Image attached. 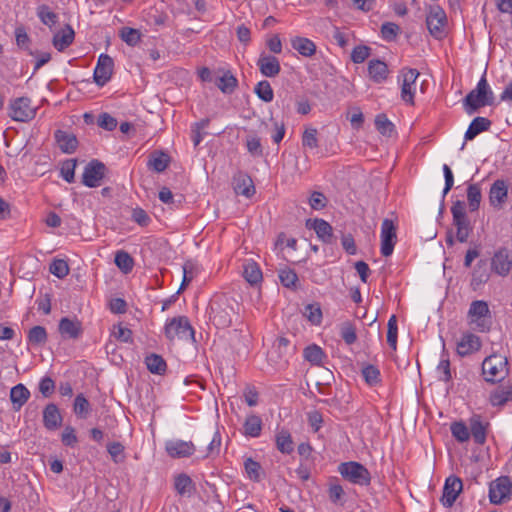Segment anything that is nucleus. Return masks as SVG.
Listing matches in <instances>:
<instances>
[{"label":"nucleus","mask_w":512,"mask_h":512,"mask_svg":"<svg viewBox=\"0 0 512 512\" xmlns=\"http://www.w3.org/2000/svg\"><path fill=\"white\" fill-rule=\"evenodd\" d=\"M74 36V30L67 25L65 29L54 35L53 45L58 51H64L73 43Z\"/></svg>","instance_id":"nucleus-29"},{"label":"nucleus","mask_w":512,"mask_h":512,"mask_svg":"<svg viewBox=\"0 0 512 512\" xmlns=\"http://www.w3.org/2000/svg\"><path fill=\"white\" fill-rule=\"evenodd\" d=\"M244 468L251 480L259 481L261 479V466L258 462L254 461L252 458H247L244 462Z\"/></svg>","instance_id":"nucleus-62"},{"label":"nucleus","mask_w":512,"mask_h":512,"mask_svg":"<svg viewBox=\"0 0 512 512\" xmlns=\"http://www.w3.org/2000/svg\"><path fill=\"white\" fill-rule=\"evenodd\" d=\"M49 271L59 279H63L69 274L68 263L63 259H55L50 264Z\"/></svg>","instance_id":"nucleus-56"},{"label":"nucleus","mask_w":512,"mask_h":512,"mask_svg":"<svg viewBox=\"0 0 512 512\" xmlns=\"http://www.w3.org/2000/svg\"><path fill=\"white\" fill-rule=\"evenodd\" d=\"M491 124V121L485 117L478 116L474 118L465 132V140H473L478 134L487 131Z\"/></svg>","instance_id":"nucleus-27"},{"label":"nucleus","mask_w":512,"mask_h":512,"mask_svg":"<svg viewBox=\"0 0 512 512\" xmlns=\"http://www.w3.org/2000/svg\"><path fill=\"white\" fill-rule=\"evenodd\" d=\"M55 139L60 150L64 153L71 154L77 149L78 140L72 133L57 130L55 132Z\"/></svg>","instance_id":"nucleus-24"},{"label":"nucleus","mask_w":512,"mask_h":512,"mask_svg":"<svg viewBox=\"0 0 512 512\" xmlns=\"http://www.w3.org/2000/svg\"><path fill=\"white\" fill-rule=\"evenodd\" d=\"M512 495V481L508 476H500L489 484V501L494 505L510 500Z\"/></svg>","instance_id":"nucleus-9"},{"label":"nucleus","mask_w":512,"mask_h":512,"mask_svg":"<svg viewBox=\"0 0 512 512\" xmlns=\"http://www.w3.org/2000/svg\"><path fill=\"white\" fill-rule=\"evenodd\" d=\"M481 348V341L478 336L472 333H466L457 343V353L460 356H467Z\"/></svg>","instance_id":"nucleus-22"},{"label":"nucleus","mask_w":512,"mask_h":512,"mask_svg":"<svg viewBox=\"0 0 512 512\" xmlns=\"http://www.w3.org/2000/svg\"><path fill=\"white\" fill-rule=\"evenodd\" d=\"M170 157L163 151H154L150 154L147 166L149 169L161 173L169 165Z\"/></svg>","instance_id":"nucleus-31"},{"label":"nucleus","mask_w":512,"mask_h":512,"mask_svg":"<svg viewBox=\"0 0 512 512\" xmlns=\"http://www.w3.org/2000/svg\"><path fill=\"white\" fill-rule=\"evenodd\" d=\"M174 487L180 495H190L195 489L192 479L185 473H181L175 477Z\"/></svg>","instance_id":"nucleus-34"},{"label":"nucleus","mask_w":512,"mask_h":512,"mask_svg":"<svg viewBox=\"0 0 512 512\" xmlns=\"http://www.w3.org/2000/svg\"><path fill=\"white\" fill-rule=\"evenodd\" d=\"M113 67L114 62L109 55L101 54L99 56L93 74L94 81L98 86H104L111 79Z\"/></svg>","instance_id":"nucleus-14"},{"label":"nucleus","mask_w":512,"mask_h":512,"mask_svg":"<svg viewBox=\"0 0 512 512\" xmlns=\"http://www.w3.org/2000/svg\"><path fill=\"white\" fill-rule=\"evenodd\" d=\"M388 331H387V343L393 349L397 348V337H398V327H397V319L395 315H392L388 320Z\"/></svg>","instance_id":"nucleus-55"},{"label":"nucleus","mask_w":512,"mask_h":512,"mask_svg":"<svg viewBox=\"0 0 512 512\" xmlns=\"http://www.w3.org/2000/svg\"><path fill=\"white\" fill-rule=\"evenodd\" d=\"M115 264L124 273L128 274L134 267V259L126 251H118L115 254Z\"/></svg>","instance_id":"nucleus-39"},{"label":"nucleus","mask_w":512,"mask_h":512,"mask_svg":"<svg viewBox=\"0 0 512 512\" xmlns=\"http://www.w3.org/2000/svg\"><path fill=\"white\" fill-rule=\"evenodd\" d=\"M482 373L487 382H501L508 374V361L505 356L493 354L482 363Z\"/></svg>","instance_id":"nucleus-3"},{"label":"nucleus","mask_w":512,"mask_h":512,"mask_svg":"<svg viewBox=\"0 0 512 512\" xmlns=\"http://www.w3.org/2000/svg\"><path fill=\"white\" fill-rule=\"evenodd\" d=\"M371 54V48L367 45L356 46L351 53V60L355 64L363 63Z\"/></svg>","instance_id":"nucleus-61"},{"label":"nucleus","mask_w":512,"mask_h":512,"mask_svg":"<svg viewBox=\"0 0 512 512\" xmlns=\"http://www.w3.org/2000/svg\"><path fill=\"white\" fill-rule=\"evenodd\" d=\"M292 48L304 57H311L316 53L315 43L305 37H295L291 40Z\"/></svg>","instance_id":"nucleus-30"},{"label":"nucleus","mask_w":512,"mask_h":512,"mask_svg":"<svg viewBox=\"0 0 512 512\" xmlns=\"http://www.w3.org/2000/svg\"><path fill=\"white\" fill-rule=\"evenodd\" d=\"M443 173H444V178H445V186L443 189L442 201L440 204V211H439L440 214H442L444 211V207H445L444 206V198L454 185V175H453L451 168L447 164L443 165Z\"/></svg>","instance_id":"nucleus-51"},{"label":"nucleus","mask_w":512,"mask_h":512,"mask_svg":"<svg viewBox=\"0 0 512 512\" xmlns=\"http://www.w3.org/2000/svg\"><path fill=\"white\" fill-rule=\"evenodd\" d=\"M488 424H484L479 415H474L470 419V434L472 435L474 442L483 445L486 441Z\"/></svg>","instance_id":"nucleus-26"},{"label":"nucleus","mask_w":512,"mask_h":512,"mask_svg":"<svg viewBox=\"0 0 512 512\" xmlns=\"http://www.w3.org/2000/svg\"><path fill=\"white\" fill-rule=\"evenodd\" d=\"M362 376L369 386L377 385L380 380V371L374 365H366L362 368Z\"/></svg>","instance_id":"nucleus-52"},{"label":"nucleus","mask_w":512,"mask_h":512,"mask_svg":"<svg viewBox=\"0 0 512 512\" xmlns=\"http://www.w3.org/2000/svg\"><path fill=\"white\" fill-rule=\"evenodd\" d=\"M243 275L250 284H257L262 279V272L255 263L246 265Z\"/></svg>","instance_id":"nucleus-60"},{"label":"nucleus","mask_w":512,"mask_h":512,"mask_svg":"<svg viewBox=\"0 0 512 512\" xmlns=\"http://www.w3.org/2000/svg\"><path fill=\"white\" fill-rule=\"evenodd\" d=\"M276 445L277 449L284 454L293 452V441L288 430L282 429L276 434Z\"/></svg>","instance_id":"nucleus-38"},{"label":"nucleus","mask_w":512,"mask_h":512,"mask_svg":"<svg viewBox=\"0 0 512 512\" xmlns=\"http://www.w3.org/2000/svg\"><path fill=\"white\" fill-rule=\"evenodd\" d=\"M462 490V480L455 475H450L445 480L440 502L445 508H451L454 505L455 501L457 500L459 494L462 492Z\"/></svg>","instance_id":"nucleus-13"},{"label":"nucleus","mask_w":512,"mask_h":512,"mask_svg":"<svg viewBox=\"0 0 512 512\" xmlns=\"http://www.w3.org/2000/svg\"><path fill=\"white\" fill-rule=\"evenodd\" d=\"M215 84L223 93L230 94L237 87L238 81L230 71H226Z\"/></svg>","instance_id":"nucleus-37"},{"label":"nucleus","mask_w":512,"mask_h":512,"mask_svg":"<svg viewBox=\"0 0 512 512\" xmlns=\"http://www.w3.org/2000/svg\"><path fill=\"white\" fill-rule=\"evenodd\" d=\"M488 279L489 273L487 272L486 269V263L485 261L481 260L477 263L476 267L473 270L471 284L478 286L482 283L487 282Z\"/></svg>","instance_id":"nucleus-44"},{"label":"nucleus","mask_w":512,"mask_h":512,"mask_svg":"<svg viewBox=\"0 0 512 512\" xmlns=\"http://www.w3.org/2000/svg\"><path fill=\"white\" fill-rule=\"evenodd\" d=\"M256 95L264 102L269 103L274 98V92L267 80H262L257 83L254 88Z\"/></svg>","instance_id":"nucleus-42"},{"label":"nucleus","mask_w":512,"mask_h":512,"mask_svg":"<svg viewBox=\"0 0 512 512\" xmlns=\"http://www.w3.org/2000/svg\"><path fill=\"white\" fill-rule=\"evenodd\" d=\"M257 66L261 74L269 78L276 77L281 71L279 60L275 56L266 53L259 56Z\"/></svg>","instance_id":"nucleus-17"},{"label":"nucleus","mask_w":512,"mask_h":512,"mask_svg":"<svg viewBox=\"0 0 512 512\" xmlns=\"http://www.w3.org/2000/svg\"><path fill=\"white\" fill-rule=\"evenodd\" d=\"M244 435L252 438H257L261 434L262 420L259 416L252 414L249 415L243 425Z\"/></svg>","instance_id":"nucleus-33"},{"label":"nucleus","mask_w":512,"mask_h":512,"mask_svg":"<svg viewBox=\"0 0 512 512\" xmlns=\"http://www.w3.org/2000/svg\"><path fill=\"white\" fill-rule=\"evenodd\" d=\"M106 170L107 168L104 163L96 159L91 160L84 168L82 183L90 188L100 186Z\"/></svg>","instance_id":"nucleus-12"},{"label":"nucleus","mask_w":512,"mask_h":512,"mask_svg":"<svg viewBox=\"0 0 512 512\" xmlns=\"http://www.w3.org/2000/svg\"><path fill=\"white\" fill-rule=\"evenodd\" d=\"M306 226L312 228L317 237L326 244L333 242V228L332 226L323 219L307 220Z\"/></svg>","instance_id":"nucleus-19"},{"label":"nucleus","mask_w":512,"mask_h":512,"mask_svg":"<svg viewBox=\"0 0 512 512\" xmlns=\"http://www.w3.org/2000/svg\"><path fill=\"white\" fill-rule=\"evenodd\" d=\"M494 94L486 80L485 74L478 81L475 89L471 90L464 98L463 104L467 113L472 114L479 108L492 105Z\"/></svg>","instance_id":"nucleus-1"},{"label":"nucleus","mask_w":512,"mask_h":512,"mask_svg":"<svg viewBox=\"0 0 512 512\" xmlns=\"http://www.w3.org/2000/svg\"><path fill=\"white\" fill-rule=\"evenodd\" d=\"M73 411L80 418L87 417L90 411V403L83 394H78L75 397Z\"/></svg>","instance_id":"nucleus-47"},{"label":"nucleus","mask_w":512,"mask_h":512,"mask_svg":"<svg viewBox=\"0 0 512 512\" xmlns=\"http://www.w3.org/2000/svg\"><path fill=\"white\" fill-rule=\"evenodd\" d=\"M30 396L31 393L24 384L19 383L12 387L10 390V401L12 403L13 410L15 412L20 411L29 400Z\"/></svg>","instance_id":"nucleus-23"},{"label":"nucleus","mask_w":512,"mask_h":512,"mask_svg":"<svg viewBox=\"0 0 512 512\" xmlns=\"http://www.w3.org/2000/svg\"><path fill=\"white\" fill-rule=\"evenodd\" d=\"M76 166H77L76 159L65 160L61 165L60 175L68 183H73L75 180Z\"/></svg>","instance_id":"nucleus-45"},{"label":"nucleus","mask_w":512,"mask_h":512,"mask_svg":"<svg viewBox=\"0 0 512 512\" xmlns=\"http://www.w3.org/2000/svg\"><path fill=\"white\" fill-rule=\"evenodd\" d=\"M340 475L355 485L368 486L371 483V474L359 462L349 461L341 463L338 467Z\"/></svg>","instance_id":"nucleus-4"},{"label":"nucleus","mask_w":512,"mask_h":512,"mask_svg":"<svg viewBox=\"0 0 512 512\" xmlns=\"http://www.w3.org/2000/svg\"><path fill=\"white\" fill-rule=\"evenodd\" d=\"M340 334L344 342L348 345L355 343L357 340L356 329L349 322L342 324Z\"/></svg>","instance_id":"nucleus-63"},{"label":"nucleus","mask_w":512,"mask_h":512,"mask_svg":"<svg viewBox=\"0 0 512 512\" xmlns=\"http://www.w3.org/2000/svg\"><path fill=\"white\" fill-rule=\"evenodd\" d=\"M279 279L283 286L292 288L296 286L298 276L293 269L284 268L279 270Z\"/></svg>","instance_id":"nucleus-57"},{"label":"nucleus","mask_w":512,"mask_h":512,"mask_svg":"<svg viewBox=\"0 0 512 512\" xmlns=\"http://www.w3.org/2000/svg\"><path fill=\"white\" fill-rule=\"evenodd\" d=\"M512 400V385L510 383L502 384L493 390L490 394V403L493 406H503Z\"/></svg>","instance_id":"nucleus-25"},{"label":"nucleus","mask_w":512,"mask_h":512,"mask_svg":"<svg viewBox=\"0 0 512 512\" xmlns=\"http://www.w3.org/2000/svg\"><path fill=\"white\" fill-rule=\"evenodd\" d=\"M147 369L153 373L162 375L166 371L167 365L165 360L157 354H150L145 358Z\"/></svg>","instance_id":"nucleus-36"},{"label":"nucleus","mask_w":512,"mask_h":512,"mask_svg":"<svg viewBox=\"0 0 512 512\" xmlns=\"http://www.w3.org/2000/svg\"><path fill=\"white\" fill-rule=\"evenodd\" d=\"M426 25L429 33L436 39H442L446 35L447 16L440 6H430L426 17Z\"/></svg>","instance_id":"nucleus-8"},{"label":"nucleus","mask_w":512,"mask_h":512,"mask_svg":"<svg viewBox=\"0 0 512 512\" xmlns=\"http://www.w3.org/2000/svg\"><path fill=\"white\" fill-rule=\"evenodd\" d=\"M367 69L370 79L377 84L385 82L389 76L387 64L379 59L370 60Z\"/></svg>","instance_id":"nucleus-20"},{"label":"nucleus","mask_w":512,"mask_h":512,"mask_svg":"<svg viewBox=\"0 0 512 512\" xmlns=\"http://www.w3.org/2000/svg\"><path fill=\"white\" fill-rule=\"evenodd\" d=\"M481 189L477 184H470L467 188V199L471 211L478 210L481 202Z\"/></svg>","instance_id":"nucleus-43"},{"label":"nucleus","mask_w":512,"mask_h":512,"mask_svg":"<svg viewBox=\"0 0 512 512\" xmlns=\"http://www.w3.org/2000/svg\"><path fill=\"white\" fill-rule=\"evenodd\" d=\"M451 433L452 436L458 442H466L470 438V432L467 426L463 422H454L451 424Z\"/></svg>","instance_id":"nucleus-53"},{"label":"nucleus","mask_w":512,"mask_h":512,"mask_svg":"<svg viewBox=\"0 0 512 512\" xmlns=\"http://www.w3.org/2000/svg\"><path fill=\"white\" fill-rule=\"evenodd\" d=\"M491 267L500 276L509 274L512 268V257L507 248H501L495 252L491 261Z\"/></svg>","instance_id":"nucleus-16"},{"label":"nucleus","mask_w":512,"mask_h":512,"mask_svg":"<svg viewBox=\"0 0 512 512\" xmlns=\"http://www.w3.org/2000/svg\"><path fill=\"white\" fill-rule=\"evenodd\" d=\"M165 450L172 458H185L194 454L195 446L191 441L169 440L165 443Z\"/></svg>","instance_id":"nucleus-15"},{"label":"nucleus","mask_w":512,"mask_h":512,"mask_svg":"<svg viewBox=\"0 0 512 512\" xmlns=\"http://www.w3.org/2000/svg\"><path fill=\"white\" fill-rule=\"evenodd\" d=\"M63 418L59 408L54 403H49L43 410V425L47 430L54 431L62 424Z\"/></svg>","instance_id":"nucleus-18"},{"label":"nucleus","mask_w":512,"mask_h":512,"mask_svg":"<svg viewBox=\"0 0 512 512\" xmlns=\"http://www.w3.org/2000/svg\"><path fill=\"white\" fill-rule=\"evenodd\" d=\"M37 15L43 24L53 26L57 22L56 13L52 12L47 5H41L37 8Z\"/></svg>","instance_id":"nucleus-59"},{"label":"nucleus","mask_w":512,"mask_h":512,"mask_svg":"<svg viewBox=\"0 0 512 512\" xmlns=\"http://www.w3.org/2000/svg\"><path fill=\"white\" fill-rule=\"evenodd\" d=\"M453 224L457 228V240L461 243L466 242L472 229L467 216L458 219H453Z\"/></svg>","instance_id":"nucleus-41"},{"label":"nucleus","mask_w":512,"mask_h":512,"mask_svg":"<svg viewBox=\"0 0 512 512\" xmlns=\"http://www.w3.org/2000/svg\"><path fill=\"white\" fill-rule=\"evenodd\" d=\"M221 442H222V438H221L220 432L219 431H215L211 441L209 442V444H208V446L206 448V454H205L204 457H206V458H209V457L214 458V457L218 456L219 453H220Z\"/></svg>","instance_id":"nucleus-58"},{"label":"nucleus","mask_w":512,"mask_h":512,"mask_svg":"<svg viewBox=\"0 0 512 512\" xmlns=\"http://www.w3.org/2000/svg\"><path fill=\"white\" fill-rule=\"evenodd\" d=\"M165 336L169 340L175 338L194 341L195 331L186 316H178L169 320L164 327Z\"/></svg>","instance_id":"nucleus-5"},{"label":"nucleus","mask_w":512,"mask_h":512,"mask_svg":"<svg viewBox=\"0 0 512 512\" xmlns=\"http://www.w3.org/2000/svg\"><path fill=\"white\" fill-rule=\"evenodd\" d=\"M381 254L388 257L393 253L397 242L396 225L393 220L385 218L381 225Z\"/></svg>","instance_id":"nucleus-11"},{"label":"nucleus","mask_w":512,"mask_h":512,"mask_svg":"<svg viewBox=\"0 0 512 512\" xmlns=\"http://www.w3.org/2000/svg\"><path fill=\"white\" fill-rule=\"evenodd\" d=\"M419 72L413 68H403L400 71L398 80L401 83V99L409 105H414V97L416 93V80Z\"/></svg>","instance_id":"nucleus-10"},{"label":"nucleus","mask_w":512,"mask_h":512,"mask_svg":"<svg viewBox=\"0 0 512 512\" xmlns=\"http://www.w3.org/2000/svg\"><path fill=\"white\" fill-rule=\"evenodd\" d=\"M59 332L64 337L76 339L82 332L81 323L64 317L59 322Z\"/></svg>","instance_id":"nucleus-28"},{"label":"nucleus","mask_w":512,"mask_h":512,"mask_svg":"<svg viewBox=\"0 0 512 512\" xmlns=\"http://www.w3.org/2000/svg\"><path fill=\"white\" fill-rule=\"evenodd\" d=\"M304 315L313 325H319L322 321V310L318 303L306 305Z\"/></svg>","instance_id":"nucleus-54"},{"label":"nucleus","mask_w":512,"mask_h":512,"mask_svg":"<svg viewBox=\"0 0 512 512\" xmlns=\"http://www.w3.org/2000/svg\"><path fill=\"white\" fill-rule=\"evenodd\" d=\"M375 126L377 131L387 137L392 136L395 131L394 124L388 119L386 114L381 113L375 117Z\"/></svg>","instance_id":"nucleus-40"},{"label":"nucleus","mask_w":512,"mask_h":512,"mask_svg":"<svg viewBox=\"0 0 512 512\" xmlns=\"http://www.w3.org/2000/svg\"><path fill=\"white\" fill-rule=\"evenodd\" d=\"M235 192L238 195L250 198L255 194V187L252 179L248 175H241L237 179Z\"/></svg>","instance_id":"nucleus-35"},{"label":"nucleus","mask_w":512,"mask_h":512,"mask_svg":"<svg viewBox=\"0 0 512 512\" xmlns=\"http://www.w3.org/2000/svg\"><path fill=\"white\" fill-rule=\"evenodd\" d=\"M400 31V27L393 22H385L381 26L382 38L387 41H393Z\"/></svg>","instance_id":"nucleus-64"},{"label":"nucleus","mask_w":512,"mask_h":512,"mask_svg":"<svg viewBox=\"0 0 512 512\" xmlns=\"http://www.w3.org/2000/svg\"><path fill=\"white\" fill-rule=\"evenodd\" d=\"M508 188L504 180H496L489 191V201L493 207L500 208L507 199Z\"/></svg>","instance_id":"nucleus-21"},{"label":"nucleus","mask_w":512,"mask_h":512,"mask_svg":"<svg viewBox=\"0 0 512 512\" xmlns=\"http://www.w3.org/2000/svg\"><path fill=\"white\" fill-rule=\"evenodd\" d=\"M246 148L253 157H261L263 155V148L260 138L255 134L246 136Z\"/></svg>","instance_id":"nucleus-48"},{"label":"nucleus","mask_w":512,"mask_h":512,"mask_svg":"<svg viewBox=\"0 0 512 512\" xmlns=\"http://www.w3.org/2000/svg\"><path fill=\"white\" fill-rule=\"evenodd\" d=\"M234 308L225 296H218L210 302V320L217 328H227L232 324Z\"/></svg>","instance_id":"nucleus-2"},{"label":"nucleus","mask_w":512,"mask_h":512,"mask_svg":"<svg viewBox=\"0 0 512 512\" xmlns=\"http://www.w3.org/2000/svg\"><path fill=\"white\" fill-rule=\"evenodd\" d=\"M28 341L33 345H42L47 341V332L43 326H34L29 330Z\"/></svg>","instance_id":"nucleus-50"},{"label":"nucleus","mask_w":512,"mask_h":512,"mask_svg":"<svg viewBox=\"0 0 512 512\" xmlns=\"http://www.w3.org/2000/svg\"><path fill=\"white\" fill-rule=\"evenodd\" d=\"M120 38L129 46H136L141 40V33L139 30L123 27L120 31Z\"/></svg>","instance_id":"nucleus-46"},{"label":"nucleus","mask_w":512,"mask_h":512,"mask_svg":"<svg viewBox=\"0 0 512 512\" xmlns=\"http://www.w3.org/2000/svg\"><path fill=\"white\" fill-rule=\"evenodd\" d=\"M437 372L441 381L449 382L452 379L450 361L447 354H445V350H443L441 360L437 366Z\"/></svg>","instance_id":"nucleus-49"},{"label":"nucleus","mask_w":512,"mask_h":512,"mask_svg":"<svg viewBox=\"0 0 512 512\" xmlns=\"http://www.w3.org/2000/svg\"><path fill=\"white\" fill-rule=\"evenodd\" d=\"M470 324L474 325V329L480 332H486L490 329V310L487 302L483 300H475L470 304L468 311Z\"/></svg>","instance_id":"nucleus-6"},{"label":"nucleus","mask_w":512,"mask_h":512,"mask_svg":"<svg viewBox=\"0 0 512 512\" xmlns=\"http://www.w3.org/2000/svg\"><path fill=\"white\" fill-rule=\"evenodd\" d=\"M304 359L315 366H322L326 355L322 348L316 344L307 346L303 351Z\"/></svg>","instance_id":"nucleus-32"},{"label":"nucleus","mask_w":512,"mask_h":512,"mask_svg":"<svg viewBox=\"0 0 512 512\" xmlns=\"http://www.w3.org/2000/svg\"><path fill=\"white\" fill-rule=\"evenodd\" d=\"M8 115L17 122H29L36 116L37 109L31 105L29 97H18L9 103Z\"/></svg>","instance_id":"nucleus-7"}]
</instances>
